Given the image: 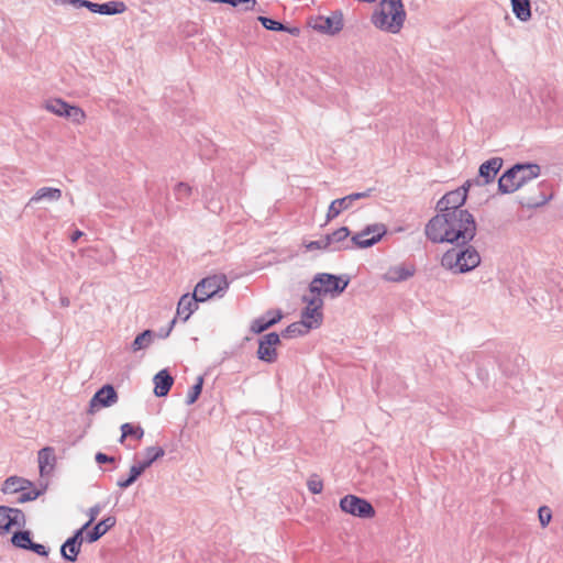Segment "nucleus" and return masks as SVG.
Listing matches in <instances>:
<instances>
[{"instance_id":"4c0bfd02","label":"nucleus","mask_w":563,"mask_h":563,"mask_svg":"<svg viewBox=\"0 0 563 563\" xmlns=\"http://www.w3.org/2000/svg\"><path fill=\"white\" fill-rule=\"evenodd\" d=\"M65 118L70 120L75 124H81L85 122L87 115L80 107L70 104Z\"/></svg>"},{"instance_id":"aec40b11","label":"nucleus","mask_w":563,"mask_h":563,"mask_svg":"<svg viewBox=\"0 0 563 563\" xmlns=\"http://www.w3.org/2000/svg\"><path fill=\"white\" fill-rule=\"evenodd\" d=\"M88 10L101 15H114L123 13L126 10V5L123 1L119 0H111L103 3L89 1Z\"/></svg>"},{"instance_id":"393cba45","label":"nucleus","mask_w":563,"mask_h":563,"mask_svg":"<svg viewBox=\"0 0 563 563\" xmlns=\"http://www.w3.org/2000/svg\"><path fill=\"white\" fill-rule=\"evenodd\" d=\"M350 234L351 231L347 227H341L334 230L332 233H328L324 235V244L329 246V251L333 252L332 249L334 246L341 244H350V242H346Z\"/></svg>"},{"instance_id":"72a5a7b5","label":"nucleus","mask_w":563,"mask_h":563,"mask_svg":"<svg viewBox=\"0 0 563 563\" xmlns=\"http://www.w3.org/2000/svg\"><path fill=\"white\" fill-rule=\"evenodd\" d=\"M121 437L119 439L120 443H124L128 437H132L136 440H141L144 435V429L141 426H134L130 422H125L121 424Z\"/></svg>"},{"instance_id":"864d4df0","label":"nucleus","mask_w":563,"mask_h":563,"mask_svg":"<svg viewBox=\"0 0 563 563\" xmlns=\"http://www.w3.org/2000/svg\"><path fill=\"white\" fill-rule=\"evenodd\" d=\"M477 377L481 382L487 383L489 379V374H488L487 369L478 366L477 367Z\"/></svg>"},{"instance_id":"cd10ccee","label":"nucleus","mask_w":563,"mask_h":563,"mask_svg":"<svg viewBox=\"0 0 563 563\" xmlns=\"http://www.w3.org/2000/svg\"><path fill=\"white\" fill-rule=\"evenodd\" d=\"M510 3L512 12L519 21L527 22L531 19L530 0H510Z\"/></svg>"},{"instance_id":"423d86ee","label":"nucleus","mask_w":563,"mask_h":563,"mask_svg":"<svg viewBox=\"0 0 563 563\" xmlns=\"http://www.w3.org/2000/svg\"><path fill=\"white\" fill-rule=\"evenodd\" d=\"M387 234V227L384 223L367 224L362 231L355 233L350 244H341L332 249L333 252L368 249L377 244Z\"/></svg>"},{"instance_id":"f8f14e48","label":"nucleus","mask_w":563,"mask_h":563,"mask_svg":"<svg viewBox=\"0 0 563 563\" xmlns=\"http://www.w3.org/2000/svg\"><path fill=\"white\" fill-rule=\"evenodd\" d=\"M89 528V523H84L79 529L75 530L73 536L67 538L60 545V556L68 562H76L80 553L81 544L85 541L84 532Z\"/></svg>"},{"instance_id":"5fc2aeb1","label":"nucleus","mask_w":563,"mask_h":563,"mask_svg":"<svg viewBox=\"0 0 563 563\" xmlns=\"http://www.w3.org/2000/svg\"><path fill=\"white\" fill-rule=\"evenodd\" d=\"M283 32H286L292 36H298L300 34V29L297 26H288V25L284 24Z\"/></svg>"},{"instance_id":"58836bf2","label":"nucleus","mask_w":563,"mask_h":563,"mask_svg":"<svg viewBox=\"0 0 563 563\" xmlns=\"http://www.w3.org/2000/svg\"><path fill=\"white\" fill-rule=\"evenodd\" d=\"M257 21L268 31L283 32L284 23L265 15H258Z\"/></svg>"},{"instance_id":"7c9ffc66","label":"nucleus","mask_w":563,"mask_h":563,"mask_svg":"<svg viewBox=\"0 0 563 563\" xmlns=\"http://www.w3.org/2000/svg\"><path fill=\"white\" fill-rule=\"evenodd\" d=\"M154 335H155V332L150 329L142 331L141 333H139L135 336V339L131 343V346H130L131 351L137 352L143 349H146L152 343Z\"/></svg>"},{"instance_id":"c85d7f7f","label":"nucleus","mask_w":563,"mask_h":563,"mask_svg":"<svg viewBox=\"0 0 563 563\" xmlns=\"http://www.w3.org/2000/svg\"><path fill=\"white\" fill-rule=\"evenodd\" d=\"M62 198V190L59 188H53V187H42L36 190V192L32 196V198L29 201V205L33 202H37L41 200H49V201H57Z\"/></svg>"},{"instance_id":"9b49d317","label":"nucleus","mask_w":563,"mask_h":563,"mask_svg":"<svg viewBox=\"0 0 563 563\" xmlns=\"http://www.w3.org/2000/svg\"><path fill=\"white\" fill-rule=\"evenodd\" d=\"M25 523L26 518L21 509L0 506V534L10 533L14 527L23 528Z\"/></svg>"},{"instance_id":"a878e982","label":"nucleus","mask_w":563,"mask_h":563,"mask_svg":"<svg viewBox=\"0 0 563 563\" xmlns=\"http://www.w3.org/2000/svg\"><path fill=\"white\" fill-rule=\"evenodd\" d=\"M32 486L33 484L27 479L19 476H10L3 482L1 490L3 494H15Z\"/></svg>"},{"instance_id":"c03bdc74","label":"nucleus","mask_w":563,"mask_h":563,"mask_svg":"<svg viewBox=\"0 0 563 563\" xmlns=\"http://www.w3.org/2000/svg\"><path fill=\"white\" fill-rule=\"evenodd\" d=\"M541 527H547L552 519V511L548 506H541L538 510Z\"/></svg>"},{"instance_id":"f3484780","label":"nucleus","mask_w":563,"mask_h":563,"mask_svg":"<svg viewBox=\"0 0 563 563\" xmlns=\"http://www.w3.org/2000/svg\"><path fill=\"white\" fill-rule=\"evenodd\" d=\"M416 274L413 264H401L390 266L383 275L382 279L388 283H401L408 280Z\"/></svg>"},{"instance_id":"8fccbe9b","label":"nucleus","mask_w":563,"mask_h":563,"mask_svg":"<svg viewBox=\"0 0 563 563\" xmlns=\"http://www.w3.org/2000/svg\"><path fill=\"white\" fill-rule=\"evenodd\" d=\"M95 461L98 464H104V463H114L115 459H114V456L108 455L103 452H97L95 455Z\"/></svg>"},{"instance_id":"ea45409f","label":"nucleus","mask_w":563,"mask_h":563,"mask_svg":"<svg viewBox=\"0 0 563 563\" xmlns=\"http://www.w3.org/2000/svg\"><path fill=\"white\" fill-rule=\"evenodd\" d=\"M322 296L323 295L317 294L303 295L301 301L305 302L308 308H316V310L322 311L324 305Z\"/></svg>"},{"instance_id":"473e14b6","label":"nucleus","mask_w":563,"mask_h":563,"mask_svg":"<svg viewBox=\"0 0 563 563\" xmlns=\"http://www.w3.org/2000/svg\"><path fill=\"white\" fill-rule=\"evenodd\" d=\"M70 103L60 98L49 99L45 102V109L58 117L65 118Z\"/></svg>"},{"instance_id":"1a4fd4ad","label":"nucleus","mask_w":563,"mask_h":563,"mask_svg":"<svg viewBox=\"0 0 563 563\" xmlns=\"http://www.w3.org/2000/svg\"><path fill=\"white\" fill-rule=\"evenodd\" d=\"M32 537L33 533L31 530L19 529L12 532L10 541L11 544L16 549L30 551L37 554L38 556L47 558L49 554V548L42 543L34 542Z\"/></svg>"},{"instance_id":"c9c22d12","label":"nucleus","mask_w":563,"mask_h":563,"mask_svg":"<svg viewBox=\"0 0 563 563\" xmlns=\"http://www.w3.org/2000/svg\"><path fill=\"white\" fill-rule=\"evenodd\" d=\"M192 195V187L185 181H179L174 187V196L177 201L188 205Z\"/></svg>"},{"instance_id":"4468645a","label":"nucleus","mask_w":563,"mask_h":563,"mask_svg":"<svg viewBox=\"0 0 563 563\" xmlns=\"http://www.w3.org/2000/svg\"><path fill=\"white\" fill-rule=\"evenodd\" d=\"M466 202V194L463 190H451L443 195L441 199L437 202V210L439 213H456L457 211H467L466 209H462V207Z\"/></svg>"},{"instance_id":"3c124183","label":"nucleus","mask_w":563,"mask_h":563,"mask_svg":"<svg viewBox=\"0 0 563 563\" xmlns=\"http://www.w3.org/2000/svg\"><path fill=\"white\" fill-rule=\"evenodd\" d=\"M244 11H254L257 5V0H243L241 1Z\"/></svg>"},{"instance_id":"2eb2a0df","label":"nucleus","mask_w":563,"mask_h":563,"mask_svg":"<svg viewBox=\"0 0 563 563\" xmlns=\"http://www.w3.org/2000/svg\"><path fill=\"white\" fill-rule=\"evenodd\" d=\"M118 401V393L111 384L100 387L89 401V412L93 413L96 409L107 408Z\"/></svg>"},{"instance_id":"37998d69","label":"nucleus","mask_w":563,"mask_h":563,"mask_svg":"<svg viewBox=\"0 0 563 563\" xmlns=\"http://www.w3.org/2000/svg\"><path fill=\"white\" fill-rule=\"evenodd\" d=\"M338 199L331 201L325 216L327 222H330L333 219L338 218L344 211V209L341 208L340 205H338Z\"/></svg>"},{"instance_id":"f03ea898","label":"nucleus","mask_w":563,"mask_h":563,"mask_svg":"<svg viewBox=\"0 0 563 563\" xmlns=\"http://www.w3.org/2000/svg\"><path fill=\"white\" fill-rule=\"evenodd\" d=\"M540 175V166L534 163H517L506 169L498 179V192L512 194Z\"/></svg>"},{"instance_id":"9d476101","label":"nucleus","mask_w":563,"mask_h":563,"mask_svg":"<svg viewBox=\"0 0 563 563\" xmlns=\"http://www.w3.org/2000/svg\"><path fill=\"white\" fill-rule=\"evenodd\" d=\"M310 26L322 34L336 35L344 26L343 13L335 10L329 16L318 15L310 21Z\"/></svg>"},{"instance_id":"79ce46f5","label":"nucleus","mask_w":563,"mask_h":563,"mask_svg":"<svg viewBox=\"0 0 563 563\" xmlns=\"http://www.w3.org/2000/svg\"><path fill=\"white\" fill-rule=\"evenodd\" d=\"M20 496L18 497V503L19 504H24V503H27V501H33L35 500L41 494L42 492L37 488H32L30 490H22L20 492Z\"/></svg>"},{"instance_id":"13d9d810","label":"nucleus","mask_w":563,"mask_h":563,"mask_svg":"<svg viewBox=\"0 0 563 563\" xmlns=\"http://www.w3.org/2000/svg\"><path fill=\"white\" fill-rule=\"evenodd\" d=\"M60 305L63 307H68L69 306V299L66 298V297L60 298Z\"/></svg>"},{"instance_id":"4be33fe9","label":"nucleus","mask_w":563,"mask_h":563,"mask_svg":"<svg viewBox=\"0 0 563 563\" xmlns=\"http://www.w3.org/2000/svg\"><path fill=\"white\" fill-rule=\"evenodd\" d=\"M154 394L156 397H165L169 393L173 384L174 377L169 373L167 368L161 369L158 373L154 375Z\"/></svg>"},{"instance_id":"6e6d98bb","label":"nucleus","mask_w":563,"mask_h":563,"mask_svg":"<svg viewBox=\"0 0 563 563\" xmlns=\"http://www.w3.org/2000/svg\"><path fill=\"white\" fill-rule=\"evenodd\" d=\"M473 185H475L474 179H468L461 187L456 188V190L463 192V189H464V191H465V194L467 196L468 195V190H470L471 186H473Z\"/></svg>"},{"instance_id":"6e6552de","label":"nucleus","mask_w":563,"mask_h":563,"mask_svg":"<svg viewBox=\"0 0 563 563\" xmlns=\"http://www.w3.org/2000/svg\"><path fill=\"white\" fill-rule=\"evenodd\" d=\"M339 505L343 512L361 519H371L376 515L374 506L367 499L356 495H345L340 499Z\"/></svg>"},{"instance_id":"49530a36","label":"nucleus","mask_w":563,"mask_h":563,"mask_svg":"<svg viewBox=\"0 0 563 563\" xmlns=\"http://www.w3.org/2000/svg\"><path fill=\"white\" fill-rule=\"evenodd\" d=\"M324 236H322L321 239L319 240H316V241H310L308 244H306V249L308 251H313V250H329V246L324 244Z\"/></svg>"},{"instance_id":"ddd939ff","label":"nucleus","mask_w":563,"mask_h":563,"mask_svg":"<svg viewBox=\"0 0 563 563\" xmlns=\"http://www.w3.org/2000/svg\"><path fill=\"white\" fill-rule=\"evenodd\" d=\"M280 344V335L277 332L264 334L258 340L257 358L262 362L272 364L277 361L276 346Z\"/></svg>"},{"instance_id":"a211bd4d","label":"nucleus","mask_w":563,"mask_h":563,"mask_svg":"<svg viewBox=\"0 0 563 563\" xmlns=\"http://www.w3.org/2000/svg\"><path fill=\"white\" fill-rule=\"evenodd\" d=\"M283 318L282 310H267L264 314L254 319L251 323L250 330L255 334H260L271 327L278 323Z\"/></svg>"},{"instance_id":"f704fd0d","label":"nucleus","mask_w":563,"mask_h":563,"mask_svg":"<svg viewBox=\"0 0 563 563\" xmlns=\"http://www.w3.org/2000/svg\"><path fill=\"white\" fill-rule=\"evenodd\" d=\"M143 473H144L143 468H141V466H139L135 463L131 466L129 475L125 478H119L117 482V485L121 489H126L131 485H133Z\"/></svg>"},{"instance_id":"4d7b16f0","label":"nucleus","mask_w":563,"mask_h":563,"mask_svg":"<svg viewBox=\"0 0 563 563\" xmlns=\"http://www.w3.org/2000/svg\"><path fill=\"white\" fill-rule=\"evenodd\" d=\"M84 235V232L76 229L71 234H70V241L73 243H76L81 236Z\"/></svg>"},{"instance_id":"5701e85b","label":"nucleus","mask_w":563,"mask_h":563,"mask_svg":"<svg viewBox=\"0 0 563 563\" xmlns=\"http://www.w3.org/2000/svg\"><path fill=\"white\" fill-rule=\"evenodd\" d=\"M40 474L42 476L51 474L55 467L56 455L55 449L52 446H45L37 453Z\"/></svg>"},{"instance_id":"f257e3e1","label":"nucleus","mask_w":563,"mask_h":563,"mask_svg":"<svg viewBox=\"0 0 563 563\" xmlns=\"http://www.w3.org/2000/svg\"><path fill=\"white\" fill-rule=\"evenodd\" d=\"M424 233L433 243L465 246L476 235V221L470 211L438 213L426 224Z\"/></svg>"},{"instance_id":"c756f323","label":"nucleus","mask_w":563,"mask_h":563,"mask_svg":"<svg viewBox=\"0 0 563 563\" xmlns=\"http://www.w3.org/2000/svg\"><path fill=\"white\" fill-rule=\"evenodd\" d=\"M145 459L137 461L136 464L145 472L154 462L165 455V450L162 446H148L144 451Z\"/></svg>"},{"instance_id":"dca6fc26","label":"nucleus","mask_w":563,"mask_h":563,"mask_svg":"<svg viewBox=\"0 0 563 563\" xmlns=\"http://www.w3.org/2000/svg\"><path fill=\"white\" fill-rule=\"evenodd\" d=\"M504 161L501 157H492L482 163L478 168V175L474 179L475 185L485 186L493 183L496 175L501 169Z\"/></svg>"},{"instance_id":"e433bc0d","label":"nucleus","mask_w":563,"mask_h":563,"mask_svg":"<svg viewBox=\"0 0 563 563\" xmlns=\"http://www.w3.org/2000/svg\"><path fill=\"white\" fill-rule=\"evenodd\" d=\"M203 376H198L196 379V383L190 387L187 397H186V405L190 406L194 405L198 398L201 395L202 388H203Z\"/></svg>"},{"instance_id":"412c9836","label":"nucleus","mask_w":563,"mask_h":563,"mask_svg":"<svg viewBox=\"0 0 563 563\" xmlns=\"http://www.w3.org/2000/svg\"><path fill=\"white\" fill-rule=\"evenodd\" d=\"M117 519L113 516H108L96 523L90 530H86L84 536L87 543H93L104 536L111 528L115 526Z\"/></svg>"},{"instance_id":"b1692460","label":"nucleus","mask_w":563,"mask_h":563,"mask_svg":"<svg viewBox=\"0 0 563 563\" xmlns=\"http://www.w3.org/2000/svg\"><path fill=\"white\" fill-rule=\"evenodd\" d=\"M300 318V321L305 323L311 331L321 327L323 322V312L316 310V308L305 307L301 310Z\"/></svg>"},{"instance_id":"de8ad7c7","label":"nucleus","mask_w":563,"mask_h":563,"mask_svg":"<svg viewBox=\"0 0 563 563\" xmlns=\"http://www.w3.org/2000/svg\"><path fill=\"white\" fill-rule=\"evenodd\" d=\"M58 4H73L75 8L88 9L89 0H55Z\"/></svg>"},{"instance_id":"20e7f679","label":"nucleus","mask_w":563,"mask_h":563,"mask_svg":"<svg viewBox=\"0 0 563 563\" xmlns=\"http://www.w3.org/2000/svg\"><path fill=\"white\" fill-rule=\"evenodd\" d=\"M459 247L448 250L441 258V265L454 274H465L475 269L481 264L477 250L470 243Z\"/></svg>"},{"instance_id":"6ab92c4d","label":"nucleus","mask_w":563,"mask_h":563,"mask_svg":"<svg viewBox=\"0 0 563 563\" xmlns=\"http://www.w3.org/2000/svg\"><path fill=\"white\" fill-rule=\"evenodd\" d=\"M199 302L202 301L199 299L198 296H196L195 292L183 295L178 301L175 318H180L184 322H186L190 318V316L198 309Z\"/></svg>"},{"instance_id":"7ed1b4c3","label":"nucleus","mask_w":563,"mask_h":563,"mask_svg":"<svg viewBox=\"0 0 563 563\" xmlns=\"http://www.w3.org/2000/svg\"><path fill=\"white\" fill-rule=\"evenodd\" d=\"M379 5L372 14V23L379 30L398 33L406 20L402 0H382Z\"/></svg>"},{"instance_id":"bb28decb","label":"nucleus","mask_w":563,"mask_h":563,"mask_svg":"<svg viewBox=\"0 0 563 563\" xmlns=\"http://www.w3.org/2000/svg\"><path fill=\"white\" fill-rule=\"evenodd\" d=\"M374 191L375 188H367L364 191L352 192L342 198H338V205H340L344 211H347L354 207L355 201L371 197Z\"/></svg>"},{"instance_id":"09e8293b","label":"nucleus","mask_w":563,"mask_h":563,"mask_svg":"<svg viewBox=\"0 0 563 563\" xmlns=\"http://www.w3.org/2000/svg\"><path fill=\"white\" fill-rule=\"evenodd\" d=\"M175 323H176V318L172 319L166 328H161L157 331L156 335L161 339H166L170 334Z\"/></svg>"},{"instance_id":"39448f33","label":"nucleus","mask_w":563,"mask_h":563,"mask_svg":"<svg viewBox=\"0 0 563 563\" xmlns=\"http://www.w3.org/2000/svg\"><path fill=\"white\" fill-rule=\"evenodd\" d=\"M351 278L347 274L318 273L309 283L308 290L310 294L330 295L332 298H335L344 292Z\"/></svg>"},{"instance_id":"2f4dec72","label":"nucleus","mask_w":563,"mask_h":563,"mask_svg":"<svg viewBox=\"0 0 563 563\" xmlns=\"http://www.w3.org/2000/svg\"><path fill=\"white\" fill-rule=\"evenodd\" d=\"M309 332L310 329H308V327L299 320L287 325L280 335L286 339H294L303 336Z\"/></svg>"},{"instance_id":"0eeeda50","label":"nucleus","mask_w":563,"mask_h":563,"mask_svg":"<svg viewBox=\"0 0 563 563\" xmlns=\"http://www.w3.org/2000/svg\"><path fill=\"white\" fill-rule=\"evenodd\" d=\"M229 285V280L225 275L216 274L202 278L196 285L194 292L202 302H205L214 296L222 297L223 294L228 290Z\"/></svg>"},{"instance_id":"a18cd8bd","label":"nucleus","mask_w":563,"mask_h":563,"mask_svg":"<svg viewBox=\"0 0 563 563\" xmlns=\"http://www.w3.org/2000/svg\"><path fill=\"white\" fill-rule=\"evenodd\" d=\"M216 153H217L216 145L209 140L206 141V146L200 148V157L202 159L210 161L213 158Z\"/></svg>"},{"instance_id":"603ef678","label":"nucleus","mask_w":563,"mask_h":563,"mask_svg":"<svg viewBox=\"0 0 563 563\" xmlns=\"http://www.w3.org/2000/svg\"><path fill=\"white\" fill-rule=\"evenodd\" d=\"M99 512H100L99 505H95L93 507H91L89 509V520L86 523H89V526H90L92 523V521H95V519L97 518Z\"/></svg>"},{"instance_id":"a19ab883","label":"nucleus","mask_w":563,"mask_h":563,"mask_svg":"<svg viewBox=\"0 0 563 563\" xmlns=\"http://www.w3.org/2000/svg\"><path fill=\"white\" fill-rule=\"evenodd\" d=\"M307 487L311 494H320L323 489V482L318 474H312L307 481Z\"/></svg>"}]
</instances>
